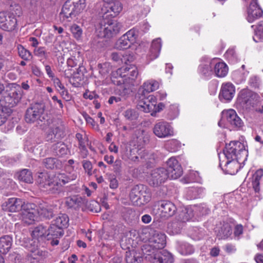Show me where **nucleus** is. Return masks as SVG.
Here are the masks:
<instances>
[{
  "mask_svg": "<svg viewBox=\"0 0 263 263\" xmlns=\"http://www.w3.org/2000/svg\"><path fill=\"white\" fill-rule=\"evenodd\" d=\"M241 153L246 154V149L243 144L239 141H231L229 144H227L225 149L223 150V154L227 159L225 166L227 167V171L230 174L234 173L230 168L233 166H237V162L233 161L235 159H238V155Z\"/></svg>",
  "mask_w": 263,
  "mask_h": 263,
  "instance_id": "f257e3e1",
  "label": "nucleus"
},
{
  "mask_svg": "<svg viewBox=\"0 0 263 263\" xmlns=\"http://www.w3.org/2000/svg\"><path fill=\"white\" fill-rule=\"evenodd\" d=\"M151 193L148 187L143 184L134 186L129 193V199L136 206L144 205L151 200Z\"/></svg>",
  "mask_w": 263,
  "mask_h": 263,
  "instance_id": "f03ea898",
  "label": "nucleus"
},
{
  "mask_svg": "<svg viewBox=\"0 0 263 263\" xmlns=\"http://www.w3.org/2000/svg\"><path fill=\"white\" fill-rule=\"evenodd\" d=\"M83 0H67L64 4L60 14L63 22H70L83 8Z\"/></svg>",
  "mask_w": 263,
  "mask_h": 263,
  "instance_id": "7ed1b4c3",
  "label": "nucleus"
},
{
  "mask_svg": "<svg viewBox=\"0 0 263 263\" xmlns=\"http://www.w3.org/2000/svg\"><path fill=\"white\" fill-rule=\"evenodd\" d=\"M37 182L40 188L49 193L59 194L62 191V185L57 181L55 176H50L47 173H40Z\"/></svg>",
  "mask_w": 263,
  "mask_h": 263,
  "instance_id": "20e7f679",
  "label": "nucleus"
},
{
  "mask_svg": "<svg viewBox=\"0 0 263 263\" xmlns=\"http://www.w3.org/2000/svg\"><path fill=\"white\" fill-rule=\"evenodd\" d=\"M166 244L165 236L158 232H154L149 238L147 244L143 246L142 250L147 255L158 253V250L164 248Z\"/></svg>",
  "mask_w": 263,
  "mask_h": 263,
  "instance_id": "39448f33",
  "label": "nucleus"
},
{
  "mask_svg": "<svg viewBox=\"0 0 263 263\" xmlns=\"http://www.w3.org/2000/svg\"><path fill=\"white\" fill-rule=\"evenodd\" d=\"M45 105L41 103H36L28 108L25 117L27 123H36L40 124V122L44 121L47 117L45 112Z\"/></svg>",
  "mask_w": 263,
  "mask_h": 263,
  "instance_id": "423d86ee",
  "label": "nucleus"
},
{
  "mask_svg": "<svg viewBox=\"0 0 263 263\" xmlns=\"http://www.w3.org/2000/svg\"><path fill=\"white\" fill-rule=\"evenodd\" d=\"M258 95L249 90H242L239 94L237 101L246 110L254 108L258 101Z\"/></svg>",
  "mask_w": 263,
  "mask_h": 263,
  "instance_id": "0eeeda50",
  "label": "nucleus"
},
{
  "mask_svg": "<svg viewBox=\"0 0 263 263\" xmlns=\"http://www.w3.org/2000/svg\"><path fill=\"white\" fill-rule=\"evenodd\" d=\"M105 2L99 12V14L103 18L108 17H115L118 16L123 9L121 3L118 1Z\"/></svg>",
  "mask_w": 263,
  "mask_h": 263,
  "instance_id": "6e6552de",
  "label": "nucleus"
},
{
  "mask_svg": "<svg viewBox=\"0 0 263 263\" xmlns=\"http://www.w3.org/2000/svg\"><path fill=\"white\" fill-rule=\"evenodd\" d=\"M21 90L19 86L7 91L3 98L0 99V104L5 107H12L15 106L22 98Z\"/></svg>",
  "mask_w": 263,
  "mask_h": 263,
  "instance_id": "1a4fd4ad",
  "label": "nucleus"
},
{
  "mask_svg": "<svg viewBox=\"0 0 263 263\" xmlns=\"http://www.w3.org/2000/svg\"><path fill=\"white\" fill-rule=\"evenodd\" d=\"M100 25L104 36L108 38L119 33L122 27L121 23L108 18H103Z\"/></svg>",
  "mask_w": 263,
  "mask_h": 263,
  "instance_id": "9d476101",
  "label": "nucleus"
},
{
  "mask_svg": "<svg viewBox=\"0 0 263 263\" xmlns=\"http://www.w3.org/2000/svg\"><path fill=\"white\" fill-rule=\"evenodd\" d=\"M138 36V30L134 28L129 30L117 41L116 44V48L119 50L129 48L136 42Z\"/></svg>",
  "mask_w": 263,
  "mask_h": 263,
  "instance_id": "9b49d317",
  "label": "nucleus"
},
{
  "mask_svg": "<svg viewBox=\"0 0 263 263\" xmlns=\"http://www.w3.org/2000/svg\"><path fill=\"white\" fill-rule=\"evenodd\" d=\"M226 120L233 128H240L243 125L242 120L238 116L236 111L232 109L223 110L222 112V119L218 122L220 127H223L222 121Z\"/></svg>",
  "mask_w": 263,
  "mask_h": 263,
  "instance_id": "f8f14e48",
  "label": "nucleus"
},
{
  "mask_svg": "<svg viewBox=\"0 0 263 263\" xmlns=\"http://www.w3.org/2000/svg\"><path fill=\"white\" fill-rule=\"evenodd\" d=\"M16 25L17 20L13 14L6 12H0V28L5 31H11L15 29Z\"/></svg>",
  "mask_w": 263,
  "mask_h": 263,
  "instance_id": "ddd939ff",
  "label": "nucleus"
},
{
  "mask_svg": "<svg viewBox=\"0 0 263 263\" xmlns=\"http://www.w3.org/2000/svg\"><path fill=\"white\" fill-rule=\"evenodd\" d=\"M36 206L33 203H27L24 205L22 212L23 221L28 224H32L37 220V210H36Z\"/></svg>",
  "mask_w": 263,
  "mask_h": 263,
  "instance_id": "4468645a",
  "label": "nucleus"
},
{
  "mask_svg": "<svg viewBox=\"0 0 263 263\" xmlns=\"http://www.w3.org/2000/svg\"><path fill=\"white\" fill-rule=\"evenodd\" d=\"M167 168L165 170L168 178L176 179L182 174V168L176 158L173 157L170 158L167 161Z\"/></svg>",
  "mask_w": 263,
  "mask_h": 263,
  "instance_id": "2eb2a0df",
  "label": "nucleus"
},
{
  "mask_svg": "<svg viewBox=\"0 0 263 263\" xmlns=\"http://www.w3.org/2000/svg\"><path fill=\"white\" fill-rule=\"evenodd\" d=\"M66 127L63 122L59 121L50 128L46 136L47 141H56L63 138L65 135Z\"/></svg>",
  "mask_w": 263,
  "mask_h": 263,
  "instance_id": "dca6fc26",
  "label": "nucleus"
},
{
  "mask_svg": "<svg viewBox=\"0 0 263 263\" xmlns=\"http://www.w3.org/2000/svg\"><path fill=\"white\" fill-rule=\"evenodd\" d=\"M156 98L153 95L141 99L138 103V108L145 112H150L152 116H155Z\"/></svg>",
  "mask_w": 263,
  "mask_h": 263,
  "instance_id": "f3484780",
  "label": "nucleus"
},
{
  "mask_svg": "<svg viewBox=\"0 0 263 263\" xmlns=\"http://www.w3.org/2000/svg\"><path fill=\"white\" fill-rule=\"evenodd\" d=\"M154 134L159 138H165L173 135L171 126L165 121H160L155 124L153 128Z\"/></svg>",
  "mask_w": 263,
  "mask_h": 263,
  "instance_id": "a211bd4d",
  "label": "nucleus"
},
{
  "mask_svg": "<svg viewBox=\"0 0 263 263\" xmlns=\"http://www.w3.org/2000/svg\"><path fill=\"white\" fill-rule=\"evenodd\" d=\"M166 172L164 168H158L153 170L149 181L150 184L158 186L164 182L168 178Z\"/></svg>",
  "mask_w": 263,
  "mask_h": 263,
  "instance_id": "6ab92c4d",
  "label": "nucleus"
},
{
  "mask_svg": "<svg viewBox=\"0 0 263 263\" xmlns=\"http://www.w3.org/2000/svg\"><path fill=\"white\" fill-rule=\"evenodd\" d=\"M24 202L20 198H11L4 202L2 205L4 211L10 212H16L23 210Z\"/></svg>",
  "mask_w": 263,
  "mask_h": 263,
  "instance_id": "aec40b11",
  "label": "nucleus"
},
{
  "mask_svg": "<svg viewBox=\"0 0 263 263\" xmlns=\"http://www.w3.org/2000/svg\"><path fill=\"white\" fill-rule=\"evenodd\" d=\"M263 13V11L258 5L257 0H252L248 9V21L253 22L254 20L260 18Z\"/></svg>",
  "mask_w": 263,
  "mask_h": 263,
  "instance_id": "412c9836",
  "label": "nucleus"
},
{
  "mask_svg": "<svg viewBox=\"0 0 263 263\" xmlns=\"http://www.w3.org/2000/svg\"><path fill=\"white\" fill-rule=\"evenodd\" d=\"M235 88L231 83L223 84L221 87L219 98L222 101H230L234 96Z\"/></svg>",
  "mask_w": 263,
  "mask_h": 263,
  "instance_id": "4be33fe9",
  "label": "nucleus"
},
{
  "mask_svg": "<svg viewBox=\"0 0 263 263\" xmlns=\"http://www.w3.org/2000/svg\"><path fill=\"white\" fill-rule=\"evenodd\" d=\"M215 233L218 239H227L232 235V228L230 223L223 222L216 227Z\"/></svg>",
  "mask_w": 263,
  "mask_h": 263,
  "instance_id": "5701e85b",
  "label": "nucleus"
},
{
  "mask_svg": "<svg viewBox=\"0 0 263 263\" xmlns=\"http://www.w3.org/2000/svg\"><path fill=\"white\" fill-rule=\"evenodd\" d=\"M159 210L162 217L168 218L174 215L177 209L175 204L169 201H162L160 204Z\"/></svg>",
  "mask_w": 263,
  "mask_h": 263,
  "instance_id": "b1692460",
  "label": "nucleus"
},
{
  "mask_svg": "<svg viewBox=\"0 0 263 263\" xmlns=\"http://www.w3.org/2000/svg\"><path fill=\"white\" fill-rule=\"evenodd\" d=\"M217 61V59H213V73L217 77H224L228 72V67L225 63Z\"/></svg>",
  "mask_w": 263,
  "mask_h": 263,
  "instance_id": "393cba45",
  "label": "nucleus"
},
{
  "mask_svg": "<svg viewBox=\"0 0 263 263\" xmlns=\"http://www.w3.org/2000/svg\"><path fill=\"white\" fill-rule=\"evenodd\" d=\"M152 263H173V258L168 252L162 251L154 254Z\"/></svg>",
  "mask_w": 263,
  "mask_h": 263,
  "instance_id": "a878e982",
  "label": "nucleus"
},
{
  "mask_svg": "<svg viewBox=\"0 0 263 263\" xmlns=\"http://www.w3.org/2000/svg\"><path fill=\"white\" fill-rule=\"evenodd\" d=\"M161 41L160 38L153 41L148 54V58L150 60H153L158 58L161 48Z\"/></svg>",
  "mask_w": 263,
  "mask_h": 263,
  "instance_id": "bb28decb",
  "label": "nucleus"
},
{
  "mask_svg": "<svg viewBox=\"0 0 263 263\" xmlns=\"http://www.w3.org/2000/svg\"><path fill=\"white\" fill-rule=\"evenodd\" d=\"M36 210H37V215L41 217L50 218L53 216V213L50 206L44 203L40 204Z\"/></svg>",
  "mask_w": 263,
  "mask_h": 263,
  "instance_id": "cd10ccee",
  "label": "nucleus"
},
{
  "mask_svg": "<svg viewBox=\"0 0 263 263\" xmlns=\"http://www.w3.org/2000/svg\"><path fill=\"white\" fill-rule=\"evenodd\" d=\"M12 238L9 235L0 237V252L3 254L7 253L11 248Z\"/></svg>",
  "mask_w": 263,
  "mask_h": 263,
  "instance_id": "c85d7f7f",
  "label": "nucleus"
},
{
  "mask_svg": "<svg viewBox=\"0 0 263 263\" xmlns=\"http://www.w3.org/2000/svg\"><path fill=\"white\" fill-rule=\"evenodd\" d=\"M51 149L55 155L59 156L66 155L69 153L67 146L62 142H59L53 144L51 146Z\"/></svg>",
  "mask_w": 263,
  "mask_h": 263,
  "instance_id": "c756f323",
  "label": "nucleus"
},
{
  "mask_svg": "<svg viewBox=\"0 0 263 263\" xmlns=\"http://www.w3.org/2000/svg\"><path fill=\"white\" fill-rule=\"evenodd\" d=\"M184 224L178 219L174 220L168 223L167 232L172 235L179 234Z\"/></svg>",
  "mask_w": 263,
  "mask_h": 263,
  "instance_id": "7c9ffc66",
  "label": "nucleus"
},
{
  "mask_svg": "<svg viewBox=\"0 0 263 263\" xmlns=\"http://www.w3.org/2000/svg\"><path fill=\"white\" fill-rule=\"evenodd\" d=\"M43 165L47 169L58 168L61 166V162L55 158L49 157L43 160Z\"/></svg>",
  "mask_w": 263,
  "mask_h": 263,
  "instance_id": "2f4dec72",
  "label": "nucleus"
},
{
  "mask_svg": "<svg viewBox=\"0 0 263 263\" xmlns=\"http://www.w3.org/2000/svg\"><path fill=\"white\" fill-rule=\"evenodd\" d=\"M142 259L141 254L134 250L126 252L127 263H141Z\"/></svg>",
  "mask_w": 263,
  "mask_h": 263,
  "instance_id": "473e14b6",
  "label": "nucleus"
},
{
  "mask_svg": "<svg viewBox=\"0 0 263 263\" xmlns=\"http://www.w3.org/2000/svg\"><path fill=\"white\" fill-rule=\"evenodd\" d=\"M18 179L22 182L31 183L33 182L32 173L28 169H23L17 173Z\"/></svg>",
  "mask_w": 263,
  "mask_h": 263,
  "instance_id": "72a5a7b5",
  "label": "nucleus"
},
{
  "mask_svg": "<svg viewBox=\"0 0 263 263\" xmlns=\"http://www.w3.org/2000/svg\"><path fill=\"white\" fill-rule=\"evenodd\" d=\"M63 235V232L62 229L58 228L55 225L51 224L48 230V233L46 236L47 239L50 240L52 238H58Z\"/></svg>",
  "mask_w": 263,
  "mask_h": 263,
  "instance_id": "f704fd0d",
  "label": "nucleus"
},
{
  "mask_svg": "<svg viewBox=\"0 0 263 263\" xmlns=\"http://www.w3.org/2000/svg\"><path fill=\"white\" fill-rule=\"evenodd\" d=\"M83 202V198L79 196H73L66 198L65 204L69 208H77Z\"/></svg>",
  "mask_w": 263,
  "mask_h": 263,
  "instance_id": "c9c22d12",
  "label": "nucleus"
},
{
  "mask_svg": "<svg viewBox=\"0 0 263 263\" xmlns=\"http://www.w3.org/2000/svg\"><path fill=\"white\" fill-rule=\"evenodd\" d=\"M69 218L65 214H60L53 221L52 224L57 226L59 228L63 229L68 226Z\"/></svg>",
  "mask_w": 263,
  "mask_h": 263,
  "instance_id": "e433bc0d",
  "label": "nucleus"
},
{
  "mask_svg": "<svg viewBox=\"0 0 263 263\" xmlns=\"http://www.w3.org/2000/svg\"><path fill=\"white\" fill-rule=\"evenodd\" d=\"M194 216L193 211L191 208H185L182 210L178 216L177 219L183 224L189 221Z\"/></svg>",
  "mask_w": 263,
  "mask_h": 263,
  "instance_id": "4c0bfd02",
  "label": "nucleus"
},
{
  "mask_svg": "<svg viewBox=\"0 0 263 263\" xmlns=\"http://www.w3.org/2000/svg\"><path fill=\"white\" fill-rule=\"evenodd\" d=\"M159 87V83L158 82L154 80H148L144 82L142 85L143 93H149L154 91Z\"/></svg>",
  "mask_w": 263,
  "mask_h": 263,
  "instance_id": "58836bf2",
  "label": "nucleus"
},
{
  "mask_svg": "<svg viewBox=\"0 0 263 263\" xmlns=\"http://www.w3.org/2000/svg\"><path fill=\"white\" fill-rule=\"evenodd\" d=\"M26 247L28 251L33 254L32 257L36 258V256H40L42 253L40 252L38 249V241L35 240H31L26 245Z\"/></svg>",
  "mask_w": 263,
  "mask_h": 263,
  "instance_id": "ea45409f",
  "label": "nucleus"
},
{
  "mask_svg": "<svg viewBox=\"0 0 263 263\" xmlns=\"http://www.w3.org/2000/svg\"><path fill=\"white\" fill-rule=\"evenodd\" d=\"M262 176L263 171L262 170H257L253 176L252 183L253 187L256 193H258L260 191V180Z\"/></svg>",
  "mask_w": 263,
  "mask_h": 263,
  "instance_id": "a19ab883",
  "label": "nucleus"
},
{
  "mask_svg": "<svg viewBox=\"0 0 263 263\" xmlns=\"http://www.w3.org/2000/svg\"><path fill=\"white\" fill-rule=\"evenodd\" d=\"M33 239L43 240V238L47 237L46 236V229L42 226H39L34 228L31 233Z\"/></svg>",
  "mask_w": 263,
  "mask_h": 263,
  "instance_id": "79ce46f5",
  "label": "nucleus"
},
{
  "mask_svg": "<svg viewBox=\"0 0 263 263\" xmlns=\"http://www.w3.org/2000/svg\"><path fill=\"white\" fill-rule=\"evenodd\" d=\"M200 72L205 77L211 76L213 73V60L210 62L199 66Z\"/></svg>",
  "mask_w": 263,
  "mask_h": 263,
  "instance_id": "37998d69",
  "label": "nucleus"
},
{
  "mask_svg": "<svg viewBox=\"0 0 263 263\" xmlns=\"http://www.w3.org/2000/svg\"><path fill=\"white\" fill-rule=\"evenodd\" d=\"M122 217L125 220L128 222H131L135 220L137 218V215L136 212L130 208H125L123 210Z\"/></svg>",
  "mask_w": 263,
  "mask_h": 263,
  "instance_id": "c03bdc74",
  "label": "nucleus"
},
{
  "mask_svg": "<svg viewBox=\"0 0 263 263\" xmlns=\"http://www.w3.org/2000/svg\"><path fill=\"white\" fill-rule=\"evenodd\" d=\"M178 250L181 254L184 255L191 254L194 252V249L193 247L186 242L181 243L179 245Z\"/></svg>",
  "mask_w": 263,
  "mask_h": 263,
  "instance_id": "a18cd8bd",
  "label": "nucleus"
},
{
  "mask_svg": "<svg viewBox=\"0 0 263 263\" xmlns=\"http://www.w3.org/2000/svg\"><path fill=\"white\" fill-rule=\"evenodd\" d=\"M17 49L18 55L22 59L26 61H29L32 59V55L31 53L25 49L22 45H18Z\"/></svg>",
  "mask_w": 263,
  "mask_h": 263,
  "instance_id": "49530a36",
  "label": "nucleus"
},
{
  "mask_svg": "<svg viewBox=\"0 0 263 263\" xmlns=\"http://www.w3.org/2000/svg\"><path fill=\"white\" fill-rule=\"evenodd\" d=\"M77 177V175L76 173L72 174L71 176H66L64 174H59L57 176H55V178H57V181L61 183V184H65L70 181L75 180Z\"/></svg>",
  "mask_w": 263,
  "mask_h": 263,
  "instance_id": "de8ad7c7",
  "label": "nucleus"
},
{
  "mask_svg": "<svg viewBox=\"0 0 263 263\" xmlns=\"http://www.w3.org/2000/svg\"><path fill=\"white\" fill-rule=\"evenodd\" d=\"M137 143L138 145L142 146L146 143L148 140L149 138L147 134L145 133L143 130H139L137 132Z\"/></svg>",
  "mask_w": 263,
  "mask_h": 263,
  "instance_id": "09e8293b",
  "label": "nucleus"
},
{
  "mask_svg": "<svg viewBox=\"0 0 263 263\" xmlns=\"http://www.w3.org/2000/svg\"><path fill=\"white\" fill-rule=\"evenodd\" d=\"M253 39L256 42L263 41V21L258 24Z\"/></svg>",
  "mask_w": 263,
  "mask_h": 263,
  "instance_id": "8fccbe9b",
  "label": "nucleus"
},
{
  "mask_svg": "<svg viewBox=\"0 0 263 263\" xmlns=\"http://www.w3.org/2000/svg\"><path fill=\"white\" fill-rule=\"evenodd\" d=\"M123 70L125 72H127L126 75L129 76V78L132 80L135 79L138 74L137 68L134 65H130L129 67L126 66ZM124 76H126V74Z\"/></svg>",
  "mask_w": 263,
  "mask_h": 263,
  "instance_id": "3c124183",
  "label": "nucleus"
},
{
  "mask_svg": "<svg viewBox=\"0 0 263 263\" xmlns=\"http://www.w3.org/2000/svg\"><path fill=\"white\" fill-rule=\"evenodd\" d=\"M76 137L79 142L78 147L89 146L88 138L86 135L83 136L80 133H77L76 135Z\"/></svg>",
  "mask_w": 263,
  "mask_h": 263,
  "instance_id": "603ef678",
  "label": "nucleus"
},
{
  "mask_svg": "<svg viewBox=\"0 0 263 263\" xmlns=\"http://www.w3.org/2000/svg\"><path fill=\"white\" fill-rule=\"evenodd\" d=\"M34 53L36 56L44 59H46L48 57L47 52L45 51L44 47H40L34 49Z\"/></svg>",
  "mask_w": 263,
  "mask_h": 263,
  "instance_id": "864d4df0",
  "label": "nucleus"
},
{
  "mask_svg": "<svg viewBox=\"0 0 263 263\" xmlns=\"http://www.w3.org/2000/svg\"><path fill=\"white\" fill-rule=\"evenodd\" d=\"M124 115L127 119L129 120H135L138 116L137 112L135 110L132 109L126 110L124 112Z\"/></svg>",
  "mask_w": 263,
  "mask_h": 263,
  "instance_id": "5fc2aeb1",
  "label": "nucleus"
},
{
  "mask_svg": "<svg viewBox=\"0 0 263 263\" xmlns=\"http://www.w3.org/2000/svg\"><path fill=\"white\" fill-rule=\"evenodd\" d=\"M82 165L86 172L89 175L92 174V165L90 161L84 160L82 161Z\"/></svg>",
  "mask_w": 263,
  "mask_h": 263,
  "instance_id": "6e6d98bb",
  "label": "nucleus"
},
{
  "mask_svg": "<svg viewBox=\"0 0 263 263\" xmlns=\"http://www.w3.org/2000/svg\"><path fill=\"white\" fill-rule=\"evenodd\" d=\"M71 31L75 38L77 39H79L81 37L82 31L79 26L77 25L73 26L71 27Z\"/></svg>",
  "mask_w": 263,
  "mask_h": 263,
  "instance_id": "4d7b16f0",
  "label": "nucleus"
},
{
  "mask_svg": "<svg viewBox=\"0 0 263 263\" xmlns=\"http://www.w3.org/2000/svg\"><path fill=\"white\" fill-rule=\"evenodd\" d=\"M249 84L252 87L254 88H258L260 86V81L258 77L254 76L250 78Z\"/></svg>",
  "mask_w": 263,
  "mask_h": 263,
  "instance_id": "13d9d810",
  "label": "nucleus"
},
{
  "mask_svg": "<svg viewBox=\"0 0 263 263\" xmlns=\"http://www.w3.org/2000/svg\"><path fill=\"white\" fill-rule=\"evenodd\" d=\"M82 115L87 124L91 125L92 128H95L97 125L94 120L85 112H83Z\"/></svg>",
  "mask_w": 263,
  "mask_h": 263,
  "instance_id": "bf43d9fd",
  "label": "nucleus"
},
{
  "mask_svg": "<svg viewBox=\"0 0 263 263\" xmlns=\"http://www.w3.org/2000/svg\"><path fill=\"white\" fill-rule=\"evenodd\" d=\"M243 227L241 224H237L234 228V236L237 239H239L240 235L243 233Z\"/></svg>",
  "mask_w": 263,
  "mask_h": 263,
  "instance_id": "052dcab7",
  "label": "nucleus"
},
{
  "mask_svg": "<svg viewBox=\"0 0 263 263\" xmlns=\"http://www.w3.org/2000/svg\"><path fill=\"white\" fill-rule=\"evenodd\" d=\"M51 80L53 81L54 86L58 91H60L61 89H63L65 87L59 78L54 77L51 79Z\"/></svg>",
  "mask_w": 263,
  "mask_h": 263,
  "instance_id": "680f3d73",
  "label": "nucleus"
},
{
  "mask_svg": "<svg viewBox=\"0 0 263 263\" xmlns=\"http://www.w3.org/2000/svg\"><path fill=\"white\" fill-rule=\"evenodd\" d=\"M62 98L66 101H70L71 99V95L68 92V90L64 87L63 89H61L59 91Z\"/></svg>",
  "mask_w": 263,
  "mask_h": 263,
  "instance_id": "e2e57ef3",
  "label": "nucleus"
},
{
  "mask_svg": "<svg viewBox=\"0 0 263 263\" xmlns=\"http://www.w3.org/2000/svg\"><path fill=\"white\" fill-rule=\"evenodd\" d=\"M83 97L85 99H89L90 100H92L93 99H96L99 97L98 95H97L93 91H86L83 95Z\"/></svg>",
  "mask_w": 263,
  "mask_h": 263,
  "instance_id": "0e129e2a",
  "label": "nucleus"
},
{
  "mask_svg": "<svg viewBox=\"0 0 263 263\" xmlns=\"http://www.w3.org/2000/svg\"><path fill=\"white\" fill-rule=\"evenodd\" d=\"M79 149V154L80 157L83 158H86L88 155V151L86 148V146L78 147Z\"/></svg>",
  "mask_w": 263,
  "mask_h": 263,
  "instance_id": "69168bd1",
  "label": "nucleus"
},
{
  "mask_svg": "<svg viewBox=\"0 0 263 263\" xmlns=\"http://www.w3.org/2000/svg\"><path fill=\"white\" fill-rule=\"evenodd\" d=\"M113 166L115 172H120L122 167V161L120 160H116L114 162Z\"/></svg>",
  "mask_w": 263,
  "mask_h": 263,
  "instance_id": "338daca9",
  "label": "nucleus"
},
{
  "mask_svg": "<svg viewBox=\"0 0 263 263\" xmlns=\"http://www.w3.org/2000/svg\"><path fill=\"white\" fill-rule=\"evenodd\" d=\"M7 117L6 113L3 110L0 109V126L2 125L7 121Z\"/></svg>",
  "mask_w": 263,
  "mask_h": 263,
  "instance_id": "774afa93",
  "label": "nucleus"
}]
</instances>
